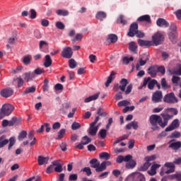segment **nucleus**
<instances>
[{
  "label": "nucleus",
  "instance_id": "1",
  "mask_svg": "<svg viewBox=\"0 0 181 181\" xmlns=\"http://www.w3.org/2000/svg\"><path fill=\"white\" fill-rule=\"evenodd\" d=\"M89 163L91 165L90 168L95 169V172H104L107 169V166H111V161H103L100 164L98 163L97 158H93L89 161Z\"/></svg>",
  "mask_w": 181,
  "mask_h": 181
},
{
  "label": "nucleus",
  "instance_id": "2",
  "mask_svg": "<svg viewBox=\"0 0 181 181\" xmlns=\"http://www.w3.org/2000/svg\"><path fill=\"white\" fill-rule=\"evenodd\" d=\"M128 79L126 78H122L120 82H119V86L118 84L115 85L114 86V90H115V91H118V88H119V90H121V91H124L125 94L127 95H128V94H130L131 91H132V84H129L128 86ZM127 86H128L127 87ZM125 88L126 90H125Z\"/></svg>",
  "mask_w": 181,
  "mask_h": 181
},
{
  "label": "nucleus",
  "instance_id": "3",
  "mask_svg": "<svg viewBox=\"0 0 181 181\" xmlns=\"http://www.w3.org/2000/svg\"><path fill=\"white\" fill-rule=\"evenodd\" d=\"M16 142V140L15 139V137H11L9 139H6V135H1L0 136V149L1 148H4V146H6V145L8 144V149L10 151V149L15 145Z\"/></svg>",
  "mask_w": 181,
  "mask_h": 181
},
{
  "label": "nucleus",
  "instance_id": "4",
  "mask_svg": "<svg viewBox=\"0 0 181 181\" xmlns=\"http://www.w3.org/2000/svg\"><path fill=\"white\" fill-rule=\"evenodd\" d=\"M149 121L153 131H159V129H160V127H159L161 124L160 116L158 115H152L149 117Z\"/></svg>",
  "mask_w": 181,
  "mask_h": 181
},
{
  "label": "nucleus",
  "instance_id": "5",
  "mask_svg": "<svg viewBox=\"0 0 181 181\" xmlns=\"http://www.w3.org/2000/svg\"><path fill=\"white\" fill-rule=\"evenodd\" d=\"M13 110H15L13 105L9 103L4 104L1 108L0 119L5 118V117H9V115L12 114V111H13Z\"/></svg>",
  "mask_w": 181,
  "mask_h": 181
},
{
  "label": "nucleus",
  "instance_id": "6",
  "mask_svg": "<svg viewBox=\"0 0 181 181\" xmlns=\"http://www.w3.org/2000/svg\"><path fill=\"white\" fill-rule=\"evenodd\" d=\"M158 83V81L156 79H152L151 77L144 78L142 86L139 88L140 90L144 88V87H146L148 86V88L149 90H153L156 84Z\"/></svg>",
  "mask_w": 181,
  "mask_h": 181
},
{
  "label": "nucleus",
  "instance_id": "7",
  "mask_svg": "<svg viewBox=\"0 0 181 181\" xmlns=\"http://www.w3.org/2000/svg\"><path fill=\"white\" fill-rule=\"evenodd\" d=\"M173 118V115H169L168 113H161L160 114V128H165L168 127L169 120Z\"/></svg>",
  "mask_w": 181,
  "mask_h": 181
},
{
  "label": "nucleus",
  "instance_id": "8",
  "mask_svg": "<svg viewBox=\"0 0 181 181\" xmlns=\"http://www.w3.org/2000/svg\"><path fill=\"white\" fill-rule=\"evenodd\" d=\"M163 101L164 103H167V104H175V103H179V100H177V98H176L173 92L167 93L163 98Z\"/></svg>",
  "mask_w": 181,
  "mask_h": 181
},
{
  "label": "nucleus",
  "instance_id": "9",
  "mask_svg": "<svg viewBox=\"0 0 181 181\" xmlns=\"http://www.w3.org/2000/svg\"><path fill=\"white\" fill-rule=\"evenodd\" d=\"M165 36L160 33H156L152 36V40L155 46L162 45V42H163Z\"/></svg>",
  "mask_w": 181,
  "mask_h": 181
},
{
  "label": "nucleus",
  "instance_id": "10",
  "mask_svg": "<svg viewBox=\"0 0 181 181\" xmlns=\"http://www.w3.org/2000/svg\"><path fill=\"white\" fill-rule=\"evenodd\" d=\"M98 121H100V116H97L95 117L94 122H93L90 124V127L89 129V134L92 136L97 135V131H98V126L95 127V124H97V122H98Z\"/></svg>",
  "mask_w": 181,
  "mask_h": 181
},
{
  "label": "nucleus",
  "instance_id": "11",
  "mask_svg": "<svg viewBox=\"0 0 181 181\" xmlns=\"http://www.w3.org/2000/svg\"><path fill=\"white\" fill-rule=\"evenodd\" d=\"M61 56L64 59H71L73 57V49L70 47L64 48L62 51Z\"/></svg>",
  "mask_w": 181,
  "mask_h": 181
},
{
  "label": "nucleus",
  "instance_id": "12",
  "mask_svg": "<svg viewBox=\"0 0 181 181\" xmlns=\"http://www.w3.org/2000/svg\"><path fill=\"white\" fill-rule=\"evenodd\" d=\"M162 97H163L162 91L156 90V92H154L153 93V95H152V98H151L152 102L154 104H156L158 103H160L162 101Z\"/></svg>",
  "mask_w": 181,
  "mask_h": 181
},
{
  "label": "nucleus",
  "instance_id": "13",
  "mask_svg": "<svg viewBox=\"0 0 181 181\" xmlns=\"http://www.w3.org/2000/svg\"><path fill=\"white\" fill-rule=\"evenodd\" d=\"M138 32V23H133L130 25V28L129 30V33H127V36H129V37H134L136 35V33Z\"/></svg>",
  "mask_w": 181,
  "mask_h": 181
},
{
  "label": "nucleus",
  "instance_id": "14",
  "mask_svg": "<svg viewBox=\"0 0 181 181\" xmlns=\"http://www.w3.org/2000/svg\"><path fill=\"white\" fill-rule=\"evenodd\" d=\"M149 60V57L147 54H143L139 59V63L136 64V70H139V66H145Z\"/></svg>",
  "mask_w": 181,
  "mask_h": 181
},
{
  "label": "nucleus",
  "instance_id": "15",
  "mask_svg": "<svg viewBox=\"0 0 181 181\" xmlns=\"http://www.w3.org/2000/svg\"><path fill=\"white\" fill-rule=\"evenodd\" d=\"M132 181H145V175L141 173H134L130 175Z\"/></svg>",
  "mask_w": 181,
  "mask_h": 181
},
{
  "label": "nucleus",
  "instance_id": "16",
  "mask_svg": "<svg viewBox=\"0 0 181 181\" xmlns=\"http://www.w3.org/2000/svg\"><path fill=\"white\" fill-rule=\"evenodd\" d=\"M0 95L4 98H9L13 95V90L11 88L3 89L1 90Z\"/></svg>",
  "mask_w": 181,
  "mask_h": 181
},
{
  "label": "nucleus",
  "instance_id": "17",
  "mask_svg": "<svg viewBox=\"0 0 181 181\" xmlns=\"http://www.w3.org/2000/svg\"><path fill=\"white\" fill-rule=\"evenodd\" d=\"M176 128H179V119H174L172 123L165 129V132H170V131H173V129H176Z\"/></svg>",
  "mask_w": 181,
  "mask_h": 181
},
{
  "label": "nucleus",
  "instance_id": "18",
  "mask_svg": "<svg viewBox=\"0 0 181 181\" xmlns=\"http://www.w3.org/2000/svg\"><path fill=\"white\" fill-rule=\"evenodd\" d=\"M132 159V156L127 155L126 156H119L116 159L117 163H122L123 162H129Z\"/></svg>",
  "mask_w": 181,
  "mask_h": 181
},
{
  "label": "nucleus",
  "instance_id": "19",
  "mask_svg": "<svg viewBox=\"0 0 181 181\" xmlns=\"http://www.w3.org/2000/svg\"><path fill=\"white\" fill-rule=\"evenodd\" d=\"M52 165L56 166L54 168V172H57V173H62V172H63V165L60 164V160L53 161Z\"/></svg>",
  "mask_w": 181,
  "mask_h": 181
},
{
  "label": "nucleus",
  "instance_id": "20",
  "mask_svg": "<svg viewBox=\"0 0 181 181\" xmlns=\"http://www.w3.org/2000/svg\"><path fill=\"white\" fill-rule=\"evenodd\" d=\"M156 25L158 28H169V22L164 18H158L156 21Z\"/></svg>",
  "mask_w": 181,
  "mask_h": 181
},
{
  "label": "nucleus",
  "instance_id": "21",
  "mask_svg": "<svg viewBox=\"0 0 181 181\" xmlns=\"http://www.w3.org/2000/svg\"><path fill=\"white\" fill-rule=\"evenodd\" d=\"M148 74L151 77H156V74H158V66H151L148 67Z\"/></svg>",
  "mask_w": 181,
  "mask_h": 181
},
{
  "label": "nucleus",
  "instance_id": "22",
  "mask_svg": "<svg viewBox=\"0 0 181 181\" xmlns=\"http://www.w3.org/2000/svg\"><path fill=\"white\" fill-rule=\"evenodd\" d=\"M137 43L141 46V47H144V46L145 47H151V46H152V41L149 40L139 39Z\"/></svg>",
  "mask_w": 181,
  "mask_h": 181
},
{
  "label": "nucleus",
  "instance_id": "23",
  "mask_svg": "<svg viewBox=\"0 0 181 181\" xmlns=\"http://www.w3.org/2000/svg\"><path fill=\"white\" fill-rule=\"evenodd\" d=\"M129 50L136 54V53H138V45H136V42L134 41L130 42L129 43Z\"/></svg>",
  "mask_w": 181,
  "mask_h": 181
},
{
  "label": "nucleus",
  "instance_id": "24",
  "mask_svg": "<svg viewBox=\"0 0 181 181\" xmlns=\"http://www.w3.org/2000/svg\"><path fill=\"white\" fill-rule=\"evenodd\" d=\"M159 168H160V164H153L151 166V170L148 171V175H150V176H155L156 174V169H159Z\"/></svg>",
  "mask_w": 181,
  "mask_h": 181
},
{
  "label": "nucleus",
  "instance_id": "25",
  "mask_svg": "<svg viewBox=\"0 0 181 181\" xmlns=\"http://www.w3.org/2000/svg\"><path fill=\"white\" fill-rule=\"evenodd\" d=\"M168 38L174 45L177 43V33L170 32L168 33Z\"/></svg>",
  "mask_w": 181,
  "mask_h": 181
},
{
  "label": "nucleus",
  "instance_id": "26",
  "mask_svg": "<svg viewBox=\"0 0 181 181\" xmlns=\"http://www.w3.org/2000/svg\"><path fill=\"white\" fill-rule=\"evenodd\" d=\"M116 74L117 73H115L114 71L111 72L110 75L107 77L106 83H105V87H110V84H111V83H112V80L115 78Z\"/></svg>",
  "mask_w": 181,
  "mask_h": 181
},
{
  "label": "nucleus",
  "instance_id": "27",
  "mask_svg": "<svg viewBox=\"0 0 181 181\" xmlns=\"http://www.w3.org/2000/svg\"><path fill=\"white\" fill-rule=\"evenodd\" d=\"M37 160L38 165H40V166L47 165L49 162V157H43L42 156H38Z\"/></svg>",
  "mask_w": 181,
  "mask_h": 181
},
{
  "label": "nucleus",
  "instance_id": "28",
  "mask_svg": "<svg viewBox=\"0 0 181 181\" xmlns=\"http://www.w3.org/2000/svg\"><path fill=\"white\" fill-rule=\"evenodd\" d=\"M33 78H35V73L30 71L24 74L25 81H32Z\"/></svg>",
  "mask_w": 181,
  "mask_h": 181
},
{
  "label": "nucleus",
  "instance_id": "29",
  "mask_svg": "<svg viewBox=\"0 0 181 181\" xmlns=\"http://www.w3.org/2000/svg\"><path fill=\"white\" fill-rule=\"evenodd\" d=\"M168 148H171L173 151H178V149H180L181 148V141L171 143Z\"/></svg>",
  "mask_w": 181,
  "mask_h": 181
},
{
  "label": "nucleus",
  "instance_id": "30",
  "mask_svg": "<svg viewBox=\"0 0 181 181\" xmlns=\"http://www.w3.org/2000/svg\"><path fill=\"white\" fill-rule=\"evenodd\" d=\"M98 97H100V93L86 98L84 100V103H91V101H95V100H97Z\"/></svg>",
  "mask_w": 181,
  "mask_h": 181
},
{
  "label": "nucleus",
  "instance_id": "31",
  "mask_svg": "<svg viewBox=\"0 0 181 181\" xmlns=\"http://www.w3.org/2000/svg\"><path fill=\"white\" fill-rule=\"evenodd\" d=\"M139 22H147L148 23H151V16L144 15L141 16L138 18Z\"/></svg>",
  "mask_w": 181,
  "mask_h": 181
},
{
  "label": "nucleus",
  "instance_id": "32",
  "mask_svg": "<svg viewBox=\"0 0 181 181\" xmlns=\"http://www.w3.org/2000/svg\"><path fill=\"white\" fill-rule=\"evenodd\" d=\"M126 168L127 169H134V166H136V161L134 160L130 159L128 162L126 163Z\"/></svg>",
  "mask_w": 181,
  "mask_h": 181
},
{
  "label": "nucleus",
  "instance_id": "33",
  "mask_svg": "<svg viewBox=\"0 0 181 181\" xmlns=\"http://www.w3.org/2000/svg\"><path fill=\"white\" fill-rule=\"evenodd\" d=\"M170 177V180L181 181V173H176L175 174H173L168 176Z\"/></svg>",
  "mask_w": 181,
  "mask_h": 181
},
{
  "label": "nucleus",
  "instance_id": "34",
  "mask_svg": "<svg viewBox=\"0 0 181 181\" xmlns=\"http://www.w3.org/2000/svg\"><path fill=\"white\" fill-rule=\"evenodd\" d=\"M44 66L45 67H50L52 66V58L50 55L47 54L45 56Z\"/></svg>",
  "mask_w": 181,
  "mask_h": 181
},
{
  "label": "nucleus",
  "instance_id": "35",
  "mask_svg": "<svg viewBox=\"0 0 181 181\" xmlns=\"http://www.w3.org/2000/svg\"><path fill=\"white\" fill-rule=\"evenodd\" d=\"M117 23L122 25L123 26L125 25H128V21L124 18V15H120L117 20Z\"/></svg>",
  "mask_w": 181,
  "mask_h": 181
},
{
  "label": "nucleus",
  "instance_id": "36",
  "mask_svg": "<svg viewBox=\"0 0 181 181\" xmlns=\"http://www.w3.org/2000/svg\"><path fill=\"white\" fill-rule=\"evenodd\" d=\"M107 18V13L103 11H99L96 14V19H99V21H103Z\"/></svg>",
  "mask_w": 181,
  "mask_h": 181
},
{
  "label": "nucleus",
  "instance_id": "37",
  "mask_svg": "<svg viewBox=\"0 0 181 181\" xmlns=\"http://www.w3.org/2000/svg\"><path fill=\"white\" fill-rule=\"evenodd\" d=\"M99 157L100 159H105V160H110L111 158V155L107 152H103L99 154Z\"/></svg>",
  "mask_w": 181,
  "mask_h": 181
},
{
  "label": "nucleus",
  "instance_id": "38",
  "mask_svg": "<svg viewBox=\"0 0 181 181\" xmlns=\"http://www.w3.org/2000/svg\"><path fill=\"white\" fill-rule=\"evenodd\" d=\"M107 40H110L111 43H117L118 36H117L115 34H110L108 36Z\"/></svg>",
  "mask_w": 181,
  "mask_h": 181
},
{
  "label": "nucleus",
  "instance_id": "39",
  "mask_svg": "<svg viewBox=\"0 0 181 181\" xmlns=\"http://www.w3.org/2000/svg\"><path fill=\"white\" fill-rule=\"evenodd\" d=\"M56 13L59 16H67L69 15V11L67 10L59 9L56 11Z\"/></svg>",
  "mask_w": 181,
  "mask_h": 181
},
{
  "label": "nucleus",
  "instance_id": "40",
  "mask_svg": "<svg viewBox=\"0 0 181 181\" xmlns=\"http://www.w3.org/2000/svg\"><path fill=\"white\" fill-rule=\"evenodd\" d=\"M161 86L163 90H168V88H170V86L168 84V82H166V78H165L161 79Z\"/></svg>",
  "mask_w": 181,
  "mask_h": 181
},
{
  "label": "nucleus",
  "instance_id": "41",
  "mask_svg": "<svg viewBox=\"0 0 181 181\" xmlns=\"http://www.w3.org/2000/svg\"><path fill=\"white\" fill-rule=\"evenodd\" d=\"M97 114L99 117H107V115H108L107 112H104V109L103 107H99L98 109Z\"/></svg>",
  "mask_w": 181,
  "mask_h": 181
},
{
  "label": "nucleus",
  "instance_id": "42",
  "mask_svg": "<svg viewBox=\"0 0 181 181\" xmlns=\"http://www.w3.org/2000/svg\"><path fill=\"white\" fill-rule=\"evenodd\" d=\"M13 81H17V87L20 88V87H22L23 86V83H25V81H23V78L19 77L13 79Z\"/></svg>",
  "mask_w": 181,
  "mask_h": 181
},
{
  "label": "nucleus",
  "instance_id": "43",
  "mask_svg": "<svg viewBox=\"0 0 181 181\" xmlns=\"http://www.w3.org/2000/svg\"><path fill=\"white\" fill-rule=\"evenodd\" d=\"M81 142L83 145H88V144L91 142V139L88 138L87 136H84L82 137Z\"/></svg>",
  "mask_w": 181,
  "mask_h": 181
},
{
  "label": "nucleus",
  "instance_id": "44",
  "mask_svg": "<svg viewBox=\"0 0 181 181\" xmlns=\"http://www.w3.org/2000/svg\"><path fill=\"white\" fill-rule=\"evenodd\" d=\"M69 66L70 69H76L77 67V62H76L74 59H71L69 61Z\"/></svg>",
  "mask_w": 181,
  "mask_h": 181
},
{
  "label": "nucleus",
  "instance_id": "45",
  "mask_svg": "<svg viewBox=\"0 0 181 181\" xmlns=\"http://www.w3.org/2000/svg\"><path fill=\"white\" fill-rule=\"evenodd\" d=\"M55 26L57 29H59L60 30H64V29L66 28V25L62 21H57L55 23Z\"/></svg>",
  "mask_w": 181,
  "mask_h": 181
},
{
  "label": "nucleus",
  "instance_id": "46",
  "mask_svg": "<svg viewBox=\"0 0 181 181\" xmlns=\"http://www.w3.org/2000/svg\"><path fill=\"white\" fill-rule=\"evenodd\" d=\"M35 91H36V87L35 86L29 87L25 90L23 95L29 94L30 93H35Z\"/></svg>",
  "mask_w": 181,
  "mask_h": 181
},
{
  "label": "nucleus",
  "instance_id": "47",
  "mask_svg": "<svg viewBox=\"0 0 181 181\" xmlns=\"http://www.w3.org/2000/svg\"><path fill=\"white\" fill-rule=\"evenodd\" d=\"M149 166H151V163L146 161L143 165L141 166L140 170L145 172V170H148Z\"/></svg>",
  "mask_w": 181,
  "mask_h": 181
},
{
  "label": "nucleus",
  "instance_id": "48",
  "mask_svg": "<svg viewBox=\"0 0 181 181\" xmlns=\"http://www.w3.org/2000/svg\"><path fill=\"white\" fill-rule=\"evenodd\" d=\"M118 107H127V105H131V103L128 100H122L117 103Z\"/></svg>",
  "mask_w": 181,
  "mask_h": 181
},
{
  "label": "nucleus",
  "instance_id": "49",
  "mask_svg": "<svg viewBox=\"0 0 181 181\" xmlns=\"http://www.w3.org/2000/svg\"><path fill=\"white\" fill-rule=\"evenodd\" d=\"M54 172V165L52 163V165H50L47 168L46 173H47V175H50V173H53Z\"/></svg>",
  "mask_w": 181,
  "mask_h": 181
},
{
  "label": "nucleus",
  "instance_id": "50",
  "mask_svg": "<svg viewBox=\"0 0 181 181\" xmlns=\"http://www.w3.org/2000/svg\"><path fill=\"white\" fill-rule=\"evenodd\" d=\"M26 136H28V132H26V131L24 130L22 131L18 136V141H22L23 139H25Z\"/></svg>",
  "mask_w": 181,
  "mask_h": 181
},
{
  "label": "nucleus",
  "instance_id": "51",
  "mask_svg": "<svg viewBox=\"0 0 181 181\" xmlns=\"http://www.w3.org/2000/svg\"><path fill=\"white\" fill-rule=\"evenodd\" d=\"M64 135H66V130L64 129H62L58 132V137L57 138V139H62V138L64 137Z\"/></svg>",
  "mask_w": 181,
  "mask_h": 181
},
{
  "label": "nucleus",
  "instance_id": "52",
  "mask_svg": "<svg viewBox=\"0 0 181 181\" xmlns=\"http://www.w3.org/2000/svg\"><path fill=\"white\" fill-rule=\"evenodd\" d=\"M82 172H86L87 176H91L93 175V173L91 172V168L90 167H85L81 170Z\"/></svg>",
  "mask_w": 181,
  "mask_h": 181
},
{
  "label": "nucleus",
  "instance_id": "53",
  "mask_svg": "<svg viewBox=\"0 0 181 181\" xmlns=\"http://www.w3.org/2000/svg\"><path fill=\"white\" fill-rule=\"evenodd\" d=\"M177 70L173 71V74H176L177 76H181V64H177Z\"/></svg>",
  "mask_w": 181,
  "mask_h": 181
},
{
  "label": "nucleus",
  "instance_id": "54",
  "mask_svg": "<svg viewBox=\"0 0 181 181\" xmlns=\"http://www.w3.org/2000/svg\"><path fill=\"white\" fill-rule=\"evenodd\" d=\"M99 135L100 136V138H102V139H105V137L107 136V130L104 129H100L99 132Z\"/></svg>",
  "mask_w": 181,
  "mask_h": 181
},
{
  "label": "nucleus",
  "instance_id": "55",
  "mask_svg": "<svg viewBox=\"0 0 181 181\" xmlns=\"http://www.w3.org/2000/svg\"><path fill=\"white\" fill-rule=\"evenodd\" d=\"M81 127V125L80 124V123L74 122L71 124V129L73 131H76V130L78 129V128H80Z\"/></svg>",
  "mask_w": 181,
  "mask_h": 181
},
{
  "label": "nucleus",
  "instance_id": "56",
  "mask_svg": "<svg viewBox=\"0 0 181 181\" xmlns=\"http://www.w3.org/2000/svg\"><path fill=\"white\" fill-rule=\"evenodd\" d=\"M42 88L43 91H49V81L47 79L44 80V85Z\"/></svg>",
  "mask_w": 181,
  "mask_h": 181
},
{
  "label": "nucleus",
  "instance_id": "57",
  "mask_svg": "<svg viewBox=\"0 0 181 181\" xmlns=\"http://www.w3.org/2000/svg\"><path fill=\"white\" fill-rule=\"evenodd\" d=\"M30 19H36V16H37V13H36V11L35 9H30Z\"/></svg>",
  "mask_w": 181,
  "mask_h": 181
},
{
  "label": "nucleus",
  "instance_id": "58",
  "mask_svg": "<svg viewBox=\"0 0 181 181\" xmlns=\"http://www.w3.org/2000/svg\"><path fill=\"white\" fill-rule=\"evenodd\" d=\"M180 80V77L175 76H173V78H172L173 84L177 86L179 84Z\"/></svg>",
  "mask_w": 181,
  "mask_h": 181
},
{
  "label": "nucleus",
  "instance_id": "59",
  "mask_svg": "<svg viewBox=\"0 0 181 181\" xmlns=\"http://www.w3.org/2000/svg\"><path fill=\"white\" fill-rule=\"evenodd\" d=\"M23 63H24V64L27 66L28 64H30V57L29 56L24 57L23 59Z\"/></svg>",
  "mask_w": 181,
  "mask_h": 181
},
{
  "label": "nucleus",
  "instance_id": "60",
  "mask_svg": "<svg viewBox=\"0 0 181 181\" xmlns=\"http://www.w3.org/2000/svg\"><path fill=\"white\" fill-rule=\"evenodd\" d=\"M164 166L165 168H169L170 169H175V161L173 163H165Z\"/></svg>",
  "mask_w": 181,
  "mask_h": 181
},
{
  "label": "nucleus",
  "instance_id": "61",
  "mask_svg": "<svg viewBox=\"0 0 181 181\" xmlns=\"http://www.w3.org/2000/svg\"><path fill=\"white\" fill-rule=\"evenodd\" d=\"M166 70L165 69V66H157V73H160L161 74H165Z\"/></svg>",
  "mask_w": 181,
  "mask_h": 181
},
{
  "label": "nucleus",
  "instance_id": "62",
  "mask_svg": "<svg viewBox=\"0 0 181 181\" xmlns=\"http://www.w3.org/2000/svg\"><path fill=\"white\" fill-rule=\"evenodd\" d=\"M33 73H34L35 76V74L37 76H40V74H43V73H45V71L40 68H37L34 70Z\"/></svg>",
  "mask_w": 181,
  "mask_h": 181
},
{
  "label": "nucleus",
  "instance_id": "63",
  "mask_svg": "<svg viewBox=\"0 0 181 181\" xmlns=\"http://www.w3.org/2000/svg\"><path fill=\"white\" fill-rule=\"evenodd\" d=\"M13 122L14 125H21V124L22 123V121L21 120V119L16 117H13Z\"/></svg>",
  "mask_w": 181,
  "mask_h": 181
},
{
  "label": "nucleus",
  "instance_id": "64",
  "mask_svg": "<svg viewBox=\"0 0 181 181\" xmlns=\"http://www.w3.org/2000/svg\"><path fill=\"white\" fill-rule=\"evenodd\" d=\"M78 179V175L77 174H71L69 177V181H76Z\"/></svg>",
  "mask_w": 181,
  "mask_h": 181
}]
</instances>
